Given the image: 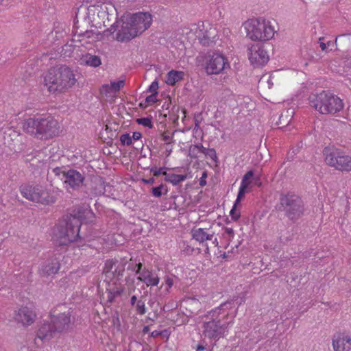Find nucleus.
I'll return each mask as SVG.
<instances>
[{
  "label": "nucleus",
  "instance_id": "f03ea898",
  "mask_svg": "<svg viewBox=\"0 0 351 351\" xmlns=\"http://www.w3.org/2000/svg\"><path fill=\"white\" fill-rule=\"evenodd\" d=\"M77 82L74 71L67 66H53L43 75V85L51 94H63Z\"/></svg>",
  "mask_w": 351,
  "mask_h": 351
},
{
  "label": "nucleus",
  "instance_id": "393cba45",
  "mask_svg": "<svg viewBox=\"0 0 351 351\" xmlns=\"http://www.w3.org/2000/svg\"><path fill=\"white\" fill-rule=\"evenodd\" d=\"M81 64L92 67H97L101 65V58L95 55L86 53L81 58Z\"/></svg>",
  "mask_w": 351,
  "mask_h": 351
},
{
  "label": "nucleus",
  "instance_id": "4c0bfd02",
  "mask_svg": "<svg viewBox=\"0 0 351 351\" xmlns=\"http://www.w3.org/2000/svg\"><path fill=\"white\" fill-rule=\"evenodd\" d=\"M248 192V191L244 188V186H239V192H238V194H237V199L234 202V204H239L241 199H243V197H244L245 195V193Z\"/></svg>",
  "mask_w": 351,
  "mask_h": 351
},
{
  "label": "nucleus",
  "instance_id": "37998d69",
  "mask_svg": "<svg viewBox=\"0 0 351 351\" xmlns=\"http://www.w3.org/2000/svg\"><path fill=\"white\" fill-rule=\"evenodd\" d=\"M195 146L197 147V152L203 154L205 155L206 152L208 151V148L204 147L202 145H195Z\"/></svg>",
  "mask_w": 351,
  "mask_h": 351
},
{
  "label": "nucleus",
  "instance_id": "3c124183",
  "mask_svg": "<svg viewBox=\"0 0 351 351\" xmlns=\"http://www.w3.org/2000/svg\"><path fill=\"white\" fill-rule=\"evenodd\" d=\"M136 300H137L136 296L133 295V296L131 298V304H132V305H134V304H135V302H136Z\"/></svg>",
  "mask_w": 351,
  "mask_h": 351
},
{
  "label": "nucleus",
  "instance_id": "6ab92c4d",
  "mask_svg": "<svg viewBox=\"0 0 351 351\" xmlns=\"http://www.w3.org/2000/svg\"><path fill=\"white\" fill-rule=\"evenodd\" d=\"M125 85L124 80H118L117 82H111L110 84H104L99 89L101 95L106 97L110 101H113L120 90L123 88Z\"/></svg>",
  "mask_w": 351,
  "mask_h": 351
},
{
  "label": "nucleus",
  "instance_id": "9b49d317",
  "mask_svg": "<svg viewBox=\"0 0 351 351\" xmlns=\"http://www.w3.org/2000/svg\"><path fill=\"white\" fill-rule=\"evenodd\" d=\"M53 171L56 176H62L66 188L78 189L85 180L84 175L75 169L65 170L63 167H56Z\"/></svg>",
  "mask_w": 351,
  "mask_h": 351
},
{
  "label": "nucleus",
  "instance_id": "79ce46f5",
  "mask_svg": "<svg viewBox=\"0 0 351 351\" xmlns=\"http://www.w3.org/2000/svg\"><path fill=\"white\" fill-rule=\"evenodd\" d=\"M228 306V303H223L218 308L213 310L214 313L215 314H221V311H223L225 308Z\"/></svg>",
  "mask_w": 351,
  "mask_h": 351
},
{
  "label": "nucleus",
  "instance_id": "1a4fd4ad",
  "mask_svg": "<svg viewBox=\"0 0 351 351\" xmlns=\"http://www.w3.org/2000/svg\"><path fill=\"white\" fill-rule=\"evenodd\" d=\"M19 191L25 199L43 205H49L56 202V198L49 191L39 184H23Z\"/></svg>",
  "mask_w": 351,
  "mask_h": 351
},
{
  "label": "nucleus",
  "instance_id": "f257e3e1",
  "mask_svg": "<svg viewBox=\"0 0 351 351\" xmlns=\"http://www.w3.org/2000/svg\"><path fill=\"white\" fill-rule=\"evenodd\" d=\"M21 128L31 137L49 141L60 136L62 130L59 121L51 116L39 115L24 119Z\"/></svg>",
  "mask_w": 351,
  "mask_h": 351
},
{
  "label": "nucleus",
  "instance_id": "b1692460",
  "mask_svg": "<svg viewBox=\"0 0 351 351\" xmlns=\"http://www.w3.org/2000/svg\"><path fill=\"white\" fill-rule=\"evenodd\" d=\"M184 73L182 71L171 70L167 73L165 82L169 86H174L184 79Z\"/></svg>",
  "mask_w": 351,
  "mask_h": 351
},
{
  "label": "nucleus",
  "instance_id": "7ed1b4c3",
  "mask_svg": "<svg viewBox=\"0 0 351 351\" xmlns=\"http://www.w3.org/2000/svg\"><path fill=\"white\" fill-rule=\"evenodd\" d=\"M121 29L117 34L119 41L130 40L142 34L149 27L152 22V16L148 12H138L135 14H125Z\"/></svg>",
  "mask_w": 351,
  "mask_h": 351
},
{
  "label": "nucleus",
  "instance_id": "412c9836",
  "mask_svg": "<svg viewBox=\"0 0 351 351\" xmlns=\"http://www.w3.org/2000/svg\"><path fill=\"white\" fill-rule=\"evenodd\" d=\"M60 269V257H55L48 260L47 263L42 267L40 273L43 276L49 277L58 274Z\"/></svg>",
  "mask_w": 351,
  "mask_h": 351
},
{
  "label": "nucleus",
  "instance_id": "c85d7f7f",
  "mask_svg": "<svg viewBox=\"0 0 351 351\" xmlns=\"http://www.w3.org/2000/svg\"><path fill=\"white\" fill-rule=\"evenodd\" d=\"M254 172L252 171H247L243 177L240 186H244L247 190L252 182Z\"/></svg>",
  "mask_w": 351,
  "mask_h": 351
},
{
  "label": "nucleus",
  "instance_id": "0eeeda50",
  "mask_svg": "<svg viewBox=\"0 0 351 351\" xmlns=\"http://www.w3.org/2000/svg\"><path fill=\"white\" fill-rule=\"evenodd\" d=\"M82 222V215L79 214L70 217L65 226H56L53 230L54 241L59 245H66L76 241L79 237Z\"/></svg>",
  "mask_w": 351,
  "mask_h": 351
},
{
  "label": "nucleus",
  "instance_id": "5701e85b",
  "mask_svg": "<svg viewBox=\"0 0 351 351\" xmlns=\"http://www.w3.org/2000/svg\"><path fill=\"white\" fill-rule=\"evenodd\" d=\"M191 236L197 242L202 243L206 241L213 240L214 233H210L207 229L198 228L192 229Z\"/></svg>",
  "mask_w": 351,
  "mask_h": 351
},
{
  "label": "nucleus",
  "instance_id": "864d4df0",
  "mask_svg": "<svg viewBox=\"0 0 351 351\" xmlns=\"http://www.w3.org/2000/svg\"><path fill=\"white\" fill-rule=\"evenodd\" d=\"M213 243L215 245V246H217L218 245V241H217V238H215L214 240L213 241Z\"/></svg>",
  "mask_w": 351,
  "mask_h": 351
},
{
  "label": "nucleus",
  "instance_id": "58836bf2",
  "mask_svg": "<svg viewBox=\"0 0 351 351\" xmlns=\"http://www.w3.org/2000/svg\"><path fill=\"white\" fill-rule=\"evenodd\" d=\"M164 189H165V185L162 184L157 187H153L152 189V195L156 197H161L162 194V191Z\"/></svg>",
  "mask_w": 351,
  "mask_h": 351
},
{
  "label": "nucleus",
  "instance_id": "2eb2a0df",
  "mask_svg": "<svg viewBox=\"0 0 351 351\" xmlns=\"http://www.w3.org/2000/svg\"><path fill=\"white\" fill-rule=\"evenodd\" d=\"M280 204L283 206H289V216L294 219L303 213V206L301 204L300 199L294 195H283L280 197Z\"/></svg>",
  "mask_w": 351,
  "mask_h": 351
},
{
  "label": "nucleus",
  "instance_id": "72a5a7b5",
  "mask_svg": "<svg viewBox=\"0 0 351 351\" xmlns=\"http://www.w3.org/2000/svg\"><path fill=\"white\" fill-rule=\"evenodd\" d=\"M205 156L210 159H211L214 162H215L216 165H217L218 163V158L217 156V153L215 149L210 148L208 149L206 153L205 154Z\"/></svg>",
  "mask_w": 351,
  "mask_h": 351
},
{
  "label": "nucleus",
  "instance_id": "c756f323",
  "mask_svg": "<svg viewBox=\"0 0 351 351\" xmlns=\"http://www.w3.org/2000/svg\"><path fill=\"white\" fill-rule=\"evenodd\" d=\"M158 101L157 95L156 94H151L148 95L143 102L140 104L141 107L147 108L156 103Z\"/></svg>",
  "mask_w": 351,
  "mask_h": 351
},
{
  "label": "nucleus",
  "instance_id": "39448f33",
  "mask_svg": "<svg viewBox=\"0 0 351 351\" xmlns=\"http://www.w3.org/2000/svg\"><path fill=\"white\" fill-rule=\"evenodd\" d=\"M243 27L247 38L252 41L270 40L276 33L271 22L263 17L250 19L243 23Z\"/></svg>",
  "mask_w": 351,
  "mask_h": 351
},
{
  "label": "nucleus",
  "instance_id": "a19ab883",
  "mask_svg": "<svg viewBox=\"0 0 351 351\" xmlns=\"http://www.w3.org/2000/svg\"><path fill=\"white\" fill-rule=\"evenodd\" d=\"M197 147L195 145H191L189 148V156L192 158H198Z\"/></svg>",
  "mask_w": 351,
  "mask_h": 351
},
{
  "label": "nucleus",
  "instance_id": "a878e982",
  "mask_svg": "<svg viewBox=\"0 0 351 351\" xmlns=\"http://www.w3.org/2000/svg\"><path fill=\"white\" fill-rule=\"evenodd\" d=\"M186 309L191 313H194L201 308V303L195 298H188L183 301Z\"/></svg>",
  "mask_w": 351,
  "mask_h": 351
},
{
  "label": "nucleus",
  "instance_id": "e433bc0d",
  "mask_svg": "<svg viewBox=\"0 0 351 351\" xmlns=\"http://www.w3.org/2000/svg\"><path fill=\"white\" fill-rule=\"evenodd\" d=\"M136 311L139 315H144L146 313V307L145 302L143 300H138L136 302Z\"/></svg>",
  "mask_w": 351,
  "mask_h": 351
},
{
  "label": "nucleus",
  "instance_id": "09e8293b",
  "mask_svg": "<svg viewBox=\"0 0 351 351\" xmlns=\"http://www.w3.org/2000/svg\"><path fill=\"white\" fill-rule=\"evenodd\" d=\"M143 182L145 184H152L154 182V178H150L148 180L143 179Z\"/></svg>",
  "mask_w": 351,
  "mask_h": 351
},
{
  "label": "nucleus",
  "instance_id": "423d86ee",
  "mask_svg": "<svg viewBox=\"0 0 351 351\" xmlns=\"http://www.w3.org/2000/svg\"><path fill=\"white\" fill-rule=\"evenodd\" d=\"M309 101L311 105L322 114L334 115L344 108V103L339 97L324 90L310 97Z\"/></svg>",
  "mask_w": 351,
  "mask_h": 351
},
{
  "label": "nucleus",
  "instance_id": "2f4dec72",
  "mask_svg": "<svg viewBox=\"0 0 351 351\" xmlns=\"http://www.w3.org/2000/svg\"><path fill=\"white\" fill-rule=\"evenodd\" d=\"M239 204H236L234 203V205L232 209L230 211V216L231 219L234 221H237L241 217V211L237 208V206Z\"/></svg>",
  "mask_w": 351,
  "mask_h": 351
},
{
  "label": "nucleus",
  "instance_id": "c9c22d12",
  "mask_svg": "<svg viewBox=\"0 0 351 351\" xmlns=\"http://www.w3.org/2000/svg\"><path fill=\"white\" fill-rule=\"evenodd\" d=\"M120 141L123 145H130L132 143L130 134H123L120 136Z\"/></svg>",
  "mask_w": 351,
  "mask_h": 351
},
{
  "label": "nucleus",
  "instance_id": "aec40b11",
  "mask_svg": "<svg viewBox=\"0 0 351 351\" xmlns=\"http://www.w3.org/2000/svg\"><path fill=\"white\" fill-rule=\"evenodd\" d=\"M334 351H350L351 349V336L346 332H338L332 338Z\"/></svg>",
  "mask_w": 351,
  "mask_h": 351
},
{
  "label": "nucleus",
  "instance_id": "4468645a",
  "mask_svg": "<svg viewBox=\"0 0 351 351\" xmlns=\"http://www.w3.org/2000/svg\"><path fill=\"white\" fill-rule=\"evenodd\" d=\"M194 31L196 38H197L203 45H208L213 42L216 35V29L210 23L199 21L191 29Z\"/></svg>",
  "mask_w": 351,
  "mask_h": 351
},
{
  "label": "nucleus",
  "instance_id": "9d476101",
  "mask_svg": "<svg viewBox=\"0 0 351 351\" xmlns=\"http://www.w3.org/2000/svg\"><path fill=\"white\" fill-rule=\"evenodd\" d=\"M230 68L228 58L221 53H208L205 60V70L209 75H218Z\"/></svg>",
  "mask_w": 351,
  "mask_h": 351
},
{
  "label": "nucleus",
  "instance_id": "bb28decb",
  "mask_svg": "<svg viewBox=\"0 0 351 351\" xmlns=\"http://www.w3.org/2000/svg\"><path fill=\"white\" fill-rule=\"evenodd\" d=\"M186 178V175L168 173L165 177V180L176 186L184 181Z\"/></svg>",
  "mask_w": 351,
  "mask_h": 351
},
{
  "label": "nucleus",
  "instance_id": "8fccbe9b",
  "mask_svg": "<svg viewBox=\"0 0 351 351\" xmlns=\"http://www.w3.org/2000/svg\"><path fill=\"white\" fill-rule=\"evenodd\" d=\"M162 137V140L164 141L169 142V140H170V136L167 135V134H163Z\"/></svg>",
  "mask_w": 351,
  "mask_h": 351
},
{
  "label": "nucleus",
  "instance_id": "f704fd0d",
  "mask_svg": "<svg viewBox=\"0 0 351 351\" xmlns=\"http://www.w3.org/2000/svg\"><path fill=\"white\" fill-rule=\"evenodd\" d=\"M165 169H166L165 167H160V168L152 167L150 169V171L153 173L154 176H155V177H158L160 175H164L166 177L168 173H167Z\"/></svg>",
  "mask_w": 351,
  "mask_h": 351
},
{
  "label": "nucleus",
  "instance_id": "ddd939ff",
  "mask_svg": "<svg viewBox=\"0 0 351 351\" xmlns=\"http://www.w3.org/2000/svg\"><path fill=\"white\" fill-rule=\"evenodd\" d=\"M247 56L254 67L263 66L269 61L267 52L259 44H251L247 47Z\"/></svg>",
  "mask_w": 351,
  "mask_h": 351
},
{
  "label": "nucleus",
  "instance_id": "6e6552de",
  "mask_svg": "<svg viewBox=\"0 0 351 351\" xmlns=\"http://www.w3.org/2000/svg\"><path fill=\"white\" fill-rule=\"evenodd\" d=\"M323 155L328 166L341 172H351V156L346 154L341 149L334 146L326 147L323 151Z\"/></svg>",
  "mask_w": 351,
  "mask_h": 351
},
{
  "label": "nucleus",
  "instance_id": "dca6fc26",
  "mask_svg": "<svg viewBox=\"0 0 351 351\" xmlns=\"http://www.w3.org/2000/svg\"><path fill=\"white\" fill-rule=\"evenodd\" d=\"M227 330V326L221 325L219 321L212 320L204 325V334L209 339L218 340L223 337Z\"/></svg>",
  "mask_w": 351,
  "mask_h": 351
},
{
  "label": "nucleus",
  "instance_id": "f8f14e48",
  "mask_svg": "<svg viewBox=\"0 0 351 351\" xmlns=\"http://www.w3.org/2000/svg\"><path fill=\"white\" fill-rule=\"evenodd\" d=\"M127 261L122 258H114L107 260L103 269L106 278L117 279L122 277L125 271Z\"/></svg>",
  "mask_w": 351,
  "mask_h": 351
},
{
  "label": "nucleus",
  "instance_id": "7c9ffc66",
  "mask_svg": "<svg viewBox=\"0 0 351 351\" xmlns=\"http://www.w3.org/2000/svg\"><path fill=\"white\" fill-rule=\"evenodd\" d=\"M173 285V280L172 278L169 276H166L165 278L164 282L162 283L160 286V289H164V290L169 293L170 291V289L172 288Z\"/></svg>",
  "mask_w": 351,
  "mask_h": 351
},
{
  "label": "nucleus",
  "instance_id": "49530a36",
  "mask_svg": "<svg viewBox=\"0 0 351 351\" xmlns=\"http://www.w3.org/2000/svg\"><path fill=\"white\" fill-rule=\"evenodd\" d=\"M323 39H324L323 37L319 38V47H320L322 51H324L327 49V45L322 41V40H323Z\"/></svg>",
  "mask_w": 351,
  "mask_h": 351
},
{
  "label": "nucleus",
  "instance_id": "6e6d98bb",
  "mask_svg": "<svg viewBox=\"0 0 351 351\" xmlns=\"http://www.w3.org/2000/svg\"><path fill=\"white\" fill-rule=\"evenodd\" d=\"M84 1H86V2H88V0H84Z\"/></svg>",
  "mask_w": 351,
  "mask_h": 351
},
{
  "label": "nucleus",
  "instance_id": "f3484780",
  "mask_svg": "<svg viewBox=\"0 0 351 351\" xmlns=\"http://www.w3.org/2000/svg\"><path fill=\"white\" fill-rule=\"evenodd\" d=\"M36 318L35 311L29 306H22L14 313V319L23 326H29L33 324Z\"/></svg>",
  "mask_w": 351,
  "mask_h": 351
},
{
  "label": "nucleus",
  "instance_id": "4be33fe9",
  "mask_svg": "<svg viewBox=\"0 0 351 351\" xmlns=\"http://www.w3.org/2000/svg\"><path fill=\"white\" fill-rule=\"evenodd\" d=\"M123 291V287L118 282L117 279L114 280L112 283L108 282L106 287L107 301L109 303H112Z\"/></svg>",
  "mask_w": 351,
  "mask_h": 351
},
{
  "label": "nucleus",
  "instance_id": "20e7f679",
  "mask_svg": "<svg viewBox=\"0 0 351 351\" xmlns=\"http://www.w3.org/2000/svg\"><path fill=\"white\" fill-rule=\"evenodd\" d=\"M71 313L66 312L55 313V311L51 315V323H44L38 329L35 343L39 346L38 340L42 342L49 341L53 338L54 334L61 333L66 331L71 324Z\"/></svg>",
  "mask_w": 351,
  "mask_h": 351
},
{
  "label": "nucleus",
  "instance_id": "a211bd4d",
  "mask_svg": "<svg viewBox=\"0 0 351 351\" xmlns=\"http://www.w3.org/2000/svg\"><path fill=\"white\" fill-rule=\"evenodd\" d=\"M136 274L139 275L137 277L138 280L144 282L147 287H155L159 284L160 278L158 274L145 267L143 268V265L141 263L136 264Z\"/></svg>",
  "mask_w": 351,
  "mask_h": 351
},
{
  "label": "nucleus",
  "instance_id": "ea45409f",
  "mask_svg": "<svg viewBox=\"0 0 351 351\" xmlns=\"http://www.w3.org/2000/svg\"><path fill=\"white\" fill-rule=\"evenodd\" d=\"M158 82L155 80L154 81L149 87V91L152 93V94H156L158 95Z\"/></svg>",
  "mask_w": 351,
  "mask_h": 351
},
{
  "label": "nucleus",
  "instance_id": "5fc2aeb1",
  "mask_svg": "<svg viewBox=\"0 0 351 351\" xmlns=\"http://www.w3.org/2000/svg\"><path fill=\"white\" fill-rule=\"evenodd\" d=\"M148 331H149V327H148V326H145V327H144V328H143V332H144V333H146V332H147Z\"/></svg>",
  "mask_w": 351,
  "mask_h": 351
},
{
  "label": "nucleus",
  "instance_id": "c03bdc74",
  "mask_svg": "<svg viewBox=\"0 0 351 351\" xmlns=\"http://www.w3.org/2000/svg\"><path fill=\"white\" fill-rule=\"evenodd\" d=\"M167 332V330H163V331L154 330V331H153V332H152V333H151V337H158V336H159V335H162L164 332Z\"/></svg>",
  "mask_w": 351,
  "mask_h": 351
},
{
  "label": "nucleus",
  "instance_id": "473e14b6",
  "mask_svg": "<svg viewBox=\"0 0 351 351\" xmlns=\"http://www.w3.org/2000/svg\"><path fill=\"white\" fill-rule=\"evenodd\" d=\"M136 122L139 125H142L145 127H147L148 128H152L154 127L153 123L152 121V119L148 117H143L136 119Z\"/></svg>",
  "mask_w": 351,
  "mask_h": 351
},
{
  "label": "nucleus",
  "instance_id": "de8ad7c7",
  "mask_svg": "<svg viewBox=\"0 0 351 351\" xmlns=\"http://www.w3.org/2000/svg\"><path fill=\"white\" fill-rule=\"evenodd\" d=\"M141 136H142L141 133L135 132L133 133L132 136H131V137H132V140L134 139V140L136 141V140H139L141 138Z\"/></svg>",
  "mask_w": 351,
  "mask_h": 351
},
{
  "label": "nucleus",
  "instance_id": "603ef678",
  "mask_svg": "<svg viewBox=\"0 0 351 351\" xmlns=\"http://www.w3.org/2000/svg\"><path fill=\"white\" fill-rule=\"evenodd\" d=\"M204 347L203 346L199 345L197 348V351H203L204 350Z\"/></svg>",
  "mask_w": 351,
  "mask_h": 351
},
{
  "label": "nucleus",
  "instance_id": "cd10ccee",
  "mask_svg": "<svg viewBox=\"0 0 351 351\" xmlns=\"http://www.w3.org/2000/svg\"><path fill=\"white\" fill-rule=\"evenodd\" d=\"M234 237V231L232 228L224 227L223 228L222 238L228 246Z\"/></svg>",
  "mask_w": 351,
  "mask_h": 351
},
{
  "label": "nucleus",
  "instance_id": "a18cd8bd",
  "mask_svg": "<svg viewBox=\"0 0 351 351\" xmlns=\"http://www.w3.org/2000/svg\"><path fill=\"white\" fill-rule=\"evenodd\" d=\"M206 177H207V173H206V171H204L202 173V178H201L200 181H199V184L201 186H204L206 184L205 179H206Z\"/></svg>",
  "mask_w": 351,
  "mask_h": 351
}]
</instances>
